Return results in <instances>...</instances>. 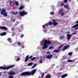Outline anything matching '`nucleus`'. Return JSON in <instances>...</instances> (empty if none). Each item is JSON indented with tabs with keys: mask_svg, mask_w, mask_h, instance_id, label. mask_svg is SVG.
<instances>
[{
	"mask_svg": "<svg viewBox=\"0 0 78 78\" xmlns=\"http://www.w3.org/2000/svg\"><path fill=\"white\" fill-rule=\"evenodd\" d=\"M37 69H35L31 71V72H23L20 74L22 76H29L30 75H33L36 72Z\"/></svg>",
	"mask_w": 78,
	"mask_h": 78,
	"instance_id": "1",
	"label": "nucleus"
},
{
	"mask_svg": "<svg viewBox=\"0 0 78 78\" xmlns=\"http://www.w3.org/2000/svg\"><path fill=\"white\" fill-rule=\"evenodd\" d=\"M14 66H15V65H14L9 66L7 67L0 66V69H3V70H5L6 69V70H8V69H11V68H12V67H13Z\"/></svg>",
	"mask_w": 78,
	"mask_h": 78,
	"instance_id": "2",
	"label": "nucleus"
},
{
	"mask_svg": "<svg viewBox=\"0 0 78 78\" xmlns=\"http://www.w3.org/2000/svg\"><path fill=\"white\" fill-rule=\"evenodd\" d=\"M1 14L3 15L5 17H7V14H8V13L6 12V9H3L1 10Z\"/></svg>",
	"mask_w": 78,
	"mask_h": 78,
	"instance_id": "3",
	"label": "nucleus"
},
{
	"mask_svg": "<svg viewBox=\"0 0 78 78\" xmlns=\"http://www.w3.org/2000/svg\"><path fill=\"white\" fill-rule=\"evenodd\" d=\"M19 13L20 16H24L25 15L27 14V12L24 11L20 12Z\"/></svg>",
	"mask_w": 78,
	"mask_h": 78,
	"instance_id": "4",
	"label": "nucleus"
},
{
	"mask_svg": "<svg viewBox=\"0 0 78 78\" xmlns=\"http://www.w3.org/2000/svg\"><path fill=\"white\" fill-rule=\"evenodd\" d=\"M43 43L44 44V45H50L51 44V41L48 40H44Z\"/></svg>",
	"mask_w": 78,
	"mask_h": 78,
	"instance_id": "5",
	"label": "nucleus"
},
{
	"mask_svg": "<svg viewBox=\"0 0 78 78\" xmlns=\"http://www.w3.org/2000/svg\"><path fill=\"white\" fill-rule=\"evenodd\" d=\"M33 58V56H29V55H27L26 56V59L25 60V62H27L28 61V59H31Z\"/></svg>",
	"mask_w": 78,
	"mask_h": 78,
	"instance_id": "6",
	"label": "nucleus"
},
{
	"mask_svg": "<svg viewBox=\"0 0 78 78\" xmlns=\"http://www.w3.org/2000/svg\"><path fill=\"white\" fill-rule=\"evenodd\" d=\"M66 35L67 36V39L68 41H69L71 38L73 36V35L71 34H67Z\"/></svg>",
	"mask_w": 78,
	"mask_h": 78,
	"instance_id": "7",
	"label": "nucleus"
},
{
	"mask_svg": "<svg viewBox=\"0 0 78 78\" xmlns=\"http://www.w3.org/2000/svg\"><path fill=\"white\" fill-rule=\"evenodd\" d=\"M41 45H44V46H43L42 47V49H43V50H44V49H45V48H48V45H44V43H43V44H41Z\"/></svg>",
	"mask_w": 78,
	"mask_h": 78,
	"instance_id": "8",
	"label": "nucleus"
},
{
	"mask_svg": "<svg viewBox=\"0 0 78 78\" xmlns=\"http://www.w3.org/2000/svg\"><path fill=\"white\" fill-rule=\"evenodd\" d=\"M69 47H70V46L69 45L65 46L62 49V51H65V50H66V49H68V48H69Z\"/></svg>",
	"mask_w": 78,
	"mask_h": 78,
	"instance_id": "9",
	"label": "nucleus"
},
{
	"mask_svg": "<svg viewBox=\"0 0 78 78\" xmlns=\"http://www.w3.org/2000/svg\"><path fill=\"white\" fill-rule=\"evenodd\" d=\"M0 29L6 30L8 29V28L5 26H1L0 27Z\"/></svg>",
	"mask_w": 78,
	"mask_h": 78,
	"instance_id": "10",
	"label": "nucleus"
},
{
	"mask_svg": "<svg viewBox=\"0 0 78 78\" xmlns=\"http://www.w3.org/2000/svg\"><path fill=\"white\" fill-rule=\"evenodd\" d=\"M64 7L65 8H66V9H70V7H69V6L68 5H64Z\"/></svg>",
	"mask_w": 78,
	"mask_h": 78,
	"instance_id": "11",
	"label": "nucleus"
},
{
	"mask_svg": "<svg viewBox=\"0 0 78 78\" xmlns=\"http://www.w3.org/2000/svg\"><path fill=\"white\" fill-rule=\"evenodd\" d=\"M53 56V55H48L46 57V58H47L48 59H51V58H52V57Z\"/></svg>",
	"mask_w": 78,
	"mask_h": 78,
	"instance_id": "12",
	"label": "nucleus"
},
{
	"mask_svg": "<svg viewBox=\"0 0 78 78\" xmlns=\"http://www.w3.org/2000/svg\"><path fill=\"white\" fill-rule=\"evenodd\" d=\"M15 74V73L14 71H12L11 72H9L8 74V75H14Z\"/></svg>",
	"mask_w": 78,
	"mask_h": 78,
	"instance_id": "13",
	"label": "nucleus"
},
{
	"mask_svg": "<svg viewBox=\"0 0 78 78\" xmlns=\"http://www.w3.org/2000/svg\"><path fill=\"white\" fill-rule=\"evenodd\" d=\"M24 8H25V6L24 5H20L19 8V9H20V10H21L22 9H23Z\"/></svg>",
	"mask_w": 78,
	"mask_h": 78,
	"instance_id": "14",
	"label": "nucleus"
},
{
	"mask_svg": "<svg viewBox=\"0 0 78 78\" xmlns=\"http://www.w3.org/2000/svg\"><path fill=\"white\" fill-rule=\"evenodd\" d=\"M67 76H68V74H65L62 76V78H65V77H66Z\"/></svg>",
	"mask_w": 78,
	"mask_h": 78,
	"instance_id": "15",
	"label": "nucleus"
},
{
	"mask_svg": "<svg viewBox=\"0 0 78 78\" xmlns=\"http://www.w3.org/2000/svg\"><path fill=\"white\" fill-rule=\"evenodd\" d=\"M6 35V33L5 32H3L1 34V36H5Z\"/></svg>",
	"mask_w": 78,
	"mask_h": 78,
	"instance_id": "16",
	"label": "nucleus"
},
{
	"mask_svg": "<svg viewBox=\"0 0 78 78\" xmlns=\"http://www.w3.org/2000/svg\"><path fill=\"white\" fill-rule=\"evenodd\" d=\"M12 14H13V15H17V14H18V12L17 11H16V12H12Z\"/></svg>",
	"mask_w": 78,
	"mask_h": 78,
	"instance_id": "17",
	"label": "nucleus"
},
{
	"mask_svg": "<svg viewBox=\"0 0 78 78\" xmlns=\"http://www.w3.org/2000/svg\"><path fill=\"white\" fill-rule=\"evenodd\" d=\"M7 40L10 43H12V40H11V38H9L7 39Z\"/></svg>",
	"mask_w": 78,
	"mask_h": 78,
	"instance_id": "18",
	"label": "nucleus"
},
{
	"mask_svg": "<svg viewBox=\"0 0 78 78\" xmlns=\"http://www.w3.org/2000/svg\"><path fill=\"white\" fill-rule=\"evenodd\" d=\"M78 26V24H77L75 25L72 27H71L72 28H76V27H77Z\"/></svg>",
	"mask_w": 78,
	"mask_h": 78,
	"instance_id": "19",
	"label": "nucleus"
},
{
	"mask_svg": "<svg viewBox=\"0 0 78 78\" xmlns=\"http://www.w3.org/2000/svg\"><path fill=\"white\" fill-rule=\"evenodd\" d=\"M62 9H60L58 12V14H61L62 12Z\"/></svg>",
	"mask_w": 78,
	"mask_h": 78,
	"instance_id": "20",
	"label": "nucleus"
},
{
	"mask_svg": "<svg viewBox=\"0 0 78 78\" xmlns=\"http://www.w3.org/2000/svg\"><path fill=\"white\" fill-rule=\"evenodd\" d=\"M60 51V50L59 49H58L57 50H54V52H55V53H58V52Z\"/></svg>",
	"mask_w": 78,
	"mask_h": 78,
	"instance_id": "21",
	"label": "nucleus"
},
{
	"mask_svg": "<svg viewBox=\"0 0 78 78\" xmlns=\"http://www.w3.org/2000/svg\"><path fill=\"white\" fill-rule=\"evenodd\" d=\"M53 25L54 26H56V25H58V23L56 22H53Z\"/></svg>",
	"mask_w": 78,
	"mask_h": 78,
	"instance_id": "22",
	"label": "nucleus"
},
{
	"mask_svg": "<svg viewBox=\"0 0 78 78\" xmlns=\"http://www.w3.org/2000/svg\"><path fill=\"white\" fill-rule=\"evenodd\" d=\"M15 3H16L17 6L19 5V2L17 1H15Z\"/></svg>",
	"mask_w": 78,
	"mask_h": 78,
	"instance_id": "23",
	"label": "nucleus"
},
{
	"mask_svg": "<svg viewBox=\"0 0 78 78\" xmlns=\"http://www.w3.org/2000/svg\"><path fill=\"white\" fill-rule=\"evenodd\" d=\"M52 24H53V23L51 22L47 23V25H50V26L51 25H52Z\"/></svg>",
	"mask_w": 78,
	"mask_h": 78,
	"instance_id": "24",
	"label": "nucleus"
},
{
	"mask_svg": "<svg viewBox=\"0 0 78 78\" xmlns=\"http://www.w3.org/2000/svg\"><path fill=\"white\" fill-rule=\"evenodd\" d=\"M33 63L32 62L29 63L28 64V65L29 66H32V65H33Z\"/></svg>",
	"mask_w": 78,
	"mask_h": 78,
	"instance_id": "25",
	"label": "nucleus"
},
{
	"mask_svg": "<svg viewBox=\"0 0 78 78\" xmlns=\"http://www.w3.org/2000/svg\"><path fill=\"white\" fill-rule=\"evenodd\" d=\"M65 38V37L64 36H62L60 37V39H64Z\"/></svg>",
	"mask_w": 78,
	"mask_h": 78,
	"instance_id": "26",
	"label": "nucleus"
},
{
	"mask_svg": "<svg viewBox=\"0 0 78 78\" xmlns=\"http://www.w3.org/2000/svg\"><path fill=\"white\" fill-rule=\"evenodd\" d=\"M50 77H51V76L49 75H47L46 76V78H50Z\"/></svg>",
	"mask_w": 78,
	"mask_h": 78,
	"instance_id": "27",
	"label": "nucleus"
},
{
	"mask_svg": "<svg viewBox=\"0 0 78 78\" xmlns=\"http://www.w3.org/2000/svg\"><path fill=\"white\" fill-rule=\"evenodd\" d=\"M67 61L68 62H73V60H68Z\"/></svg>",
	"mask_w": 78,
	"mask_h": 78,
	"instance_id": "28",
	"label": "nucleus"
},
{
	"mask_svg": "<svg viewBox=\"0 0 78 78\" xmlns=\"http://www.w3.org/2000/svg\"><path fill=\"white\" fill-rule=\"evenodd\" d=\"M36 64H35L34 66H33V67H32V69H34V67H35V66H36Z\"/></svg>",
	"mask_w": 78,
	"mask_h": 78,
	"instance_id": "29",
	"label": "nucleus"
},
{
	"mask_svg": "<svg viewBox=\"0 0 78 78\" xmlns=\"http://www.w3.org/2000/svg\"><path fill=\"white\" fill-rule=\"evenodd\" d=\"M35 59H36V58L34 57L33 58L31 59V61H34Z\"/></svg>",
	"mask_w": 78,
	"mask_h": 78,
	"instance_id": "30",
	"label": "nucleus"
},
{
	"mask_svg": "<svg viewBox=\"0 0 78 78\" xmlns=\"http://www.w3.org/2000/svg\"><path fill=\"white\" fill-rule=\"evenodd\" d=\"M8 77L9 78H13V76L12 75H10Z\"/></svg>",
	"mask_w": 78,
	"mask_h": 78,
	"instance_id": "31",
	"label": "nucleus"
},
{
	"mask_svg": "<svg viewBox=\"0 0 78 78\" xmlns=\"http://www.w3.org/2000/svg\"><path fill=\"white\" fill-rule=\"evenodd\" d=\"M68 55H69V56H71L72 55V52H69Z\"/></svg>",
	"mask_w": 78,
	"mask_h": 78,
	"instance_id": "32",
	"label": "nucleus"
},
{
	"mask_svg": "<svg viewBox=\"0 0 78 78\" xmlns=\"http://www.w3.org/2000/svg\"><path fill=\"white\" fill-rule=\"evenodd\" d=\"M65 14V12H63L61 14V15L62 16H64V15Z\"/></svg>",
	"mask_w": 78,
	"mask_h": 78,
	"instance_id": "33",
	"label": "nucleus"
},
{
	"mask_svg": "<svg viewBox=\"0 0 78 78\" xmlns=\"http://www.w3.org/2000/svg\"><path fill=\"white\" fill-rule=\"evenodd\" d=\"M20 60V58H18L16 60V61H19Z\"/></svg>",
	"mask_w": 78,
	"mask_h": 78,
	"instance_id": "34",
	"label": "nucleus"
},
{
	"mask_svg": "<svg viewBox=\"0 0 78 78\" xmlns=\"http://www.w3.org/2000/svg\"><path fill=\"white\" fill-rule=\"evenodd\" d=\"M23 36H24L23 34H21V35H20V37H23Z\"/></svg>",
	"mask_w": 78,
	"mask_h": 78,
	"instance_id": "35",
	"label": "nucleus"
},
{
	"mask_svg": "<svg viewBox=\"0 0 78 78\" xmlns=\"http://www.w3.org/2000/svg\"><path fill=\"white\" fill-rule=\"evenodd\" d=\"M52 48H53V47H52L51 46H50L49 48V50H50V49H51Z\"/></svg>",
	"mask_w": 78,
	"mask_h": 78,
	"instance_id": "36",
	"label": "nucleus"
},
{
	"mask_svg": "<svg viewBox=\"0 0 78 78\" xmlns=\"http://www.w3.org/2000/svg\"><path fill=\"white\" fill-rule=\"evenodd\" d=\"M55 14V12H51L50 13V14L51 15H53V14Z\"/></svg>",
	"mask_w": 78,
	"mask_h": 78,
	"instance_id": "37",
	"label": "nucleus"
},
{
	"mask_svg": "<svg viewBox=\"0 0 78 78\" xmlns=\"http://www.w3.org/2000/svg\"><path fill=\"white\" fill-rule=\"evenodd\" d=\"M64 3H66L67 2V0H64Z\"/></svg>",
	"mask_w": 78,
	"mask_h": 78,
	"instance_id": "38",
	"label": "nucleus"
},
{
	"mask_svg": "<svg viewBox=\"0 0 78 78\" xmlns=\"http://www.w3.org/2000/svg\"><path fill=\"white\" fill-rule=\"evenodd\" d=\"M17 44L18 45H19L20 46V45H21V44H20V42H18Z\"/></svg>",
	"mask_w": 78,
	"mask_h": 78,
	"instance_id": "39",
	"label": "nucleus"
},
{
	"mask_svg": "<svg viewBox=\"0 0 78 78\" xmlns=\"http://www.w3.org/2000/svg\"><path fill=\"white\" fill-rule=\"evenodd\" d=\"M62 47H63L62 45H61V46H59L58 47V48H62Z\"/></svg>",
	"mask_w": 78,
	"mask_h": 78,
	"instance_id": "40",
	"label": "nucleus"
},
{
	"mask_svg": "<svg viewBox=\"0 0 78 78\" xmlns=\"http://www.w3.org/2000/svg\"><path fill=\"white\" fill-rule=\"evenodd\" d=\"M44 74L43 73L41 74V78H43V76H44Z\"/></svg>",
	"mask_w": 78,
	"mask_h": 78,
	"instance_id": "41",
	"label": "nucleus"
},
{
	"mask_svg": "<svg viewBox=\"0 0 78 78\" xmlns=\"http://www.w3.org/2000/svg\"><path fill=\"white\" fill-rule=\"evenodd\" d=\"M43 28H44V29L45 28V25H43Z\"/></svg>",
	"mask_w": 78,
	"mask_h": 78,
	"instance_id": "42",
	"label": "nucleus"
},
{
	"mask_svg": "<svg viewBox=\"0 0 78 78\" xmlns=\"http://www.w3.org/2000/svg\"><path fill=\"white\" fill-rule=\"evenodd\" d=\"M52 21H53V22H56V20H55V19L53 20Z\"/></svg>",
	"mask_w": 78,
	"mask_h": 78,
	"instance_id": "43",
	"label": "nucleus"
},
{
	"mask_svg": "<svg viewBox=\"0 0 78 78\" xmlns=\"http://www.w3.org/2000/svg\"><path fill=\"white\" fill-rule=\"evenodd\" d=\"M11 3H12V1H10V2L9 3V4L10 5H11Z\"/></svg>",
	"mask_w": 78,
	"mask_h": 78,
	"instance_id": "44",
	"label": "nucleus"
},
{
	"mask_svg": "<svg viewBox=\"0 0 78 78\" xmlns=\"http://www.w3.org/2000/svg\"><path fill=\"white\" fill-rule=\"evenodd\" d=\"M77 28H76L75 29V30H77V29H78V26L77 27Z\"/></svg>",
	"mask_w": 78,
	"mask_h": 78,
	"instance_id": "45",
	"label": "nucleus"
},
{
	"mask_svg": "<svg viewBox=\"0 0 78 78\" xmlns=\"http://www.w3.org/2000/svg\"><path fill=\"white\" fill-rule=\"evenodd\" d=\"M14 27H12V31H14Z\"/></svg>",
	"mask_w": 78,
	"mask_h": 78,
	"instance_id": "46",
	"label": "nucleus"
},
{
	"mask_svg": "<svg viewBox=\"0 0 78 78\" xmlns=\"http://www.w3.org/2000/svg\"><path fill=\"white\" fill-rule=\"evenodd\" d=\"M50 52H49V51H48V52H47V54H50Z\"/></svg>",
	"mask_w": 78,
	"mask_h": 78,
	"instance_id": "47",
	"label": "nucleus"
},
{
	"mask_svg": "<svg viewBox=\"0 0 78 78\" xmlns=\"http://www.w3.org/2000/svg\"><path fill=\"white\" fill-rule=\"evenodd\" d=\"M76 34V33H73L72 34H73V35H74V34Z\"/></svg>",
	"mask_w": 78,
	"mask_h": 78,
	"instance_id": "48",
	"label": "nucleus"
},
{
	"mask_svg": "<svg viewBox=\"0 0 78 78\" xmlns=\"http://www.w3.org/2000/svg\"><path fill=\"white\" fill-rule=\"evenodd\" d=\"M24 46H22V48H24Z\"/></svg>",
	"mask_w": 78,
	"mask_h": 78,
	"instance_id": "49",
	"label": "nucleus"
},
{
	"mask_svg": "<svg viewBox=\"0 0 78 78\" xmlns=\"http://www.w3.org/2000/svg\"><path fill=\"white\" fill-rule=\"evenodd\" d=\"M40 63H42V60H41L40 61Z\"/></svg>",
	"mask_w": 78,
	"mask_h": 78,
	"instance_id": "50",
	"label": "nucleus"
},
{
	"mask_svg": "<svg viewBox=\"0 0 78 78\" xmlns=\"http://www.w3.org/2000/svg\"><path fill=\"white\" fill-rule=\"evenodd\" d=\"M15 21H16V20H14L13 21V22H15Z\"/></svg>",
	"mask_w": 78,
	"mask_h": 78,
	"instance_id": "51",
	"label": "nucleus"
},
{
	"mask_svg": "<svg viewBox=\"0 0 78 78\" xmlns=\"http://www.w3.org/2000/svg\"><path fill=\"white\" fill-rule=\"evenodd\" d=\"M63 5H64V4H61V6H63Z\"/></svg>",
	"mask_w": 78,
	"mask_h": 78,
	"instance_id": "52",
	"label": "nucleus"
},
{
	"mask_svg": "<svg viewBox=\"0 0 78 78\" xmlns=\"http://www.w3.org/2000/svg\"><path fill=\"white\" fill-rule=\"evenodd\" d=\"M76 23H78V21L76 22Z\"/></svg>",
	"mask_w": 78,
	"mask_h": 78,
	"instance_id": "53",
	"label": "nucleus"
},
{
	"mask_svg": "<svg viewBox=\"0 0 78 78\" xmlns=\"http://www.w3.org/2000/svg\"><path fill=\"white\" fill-rule=\"evenodd\" d=\"M46 27H48V25H47V24H46Z\"/></svg>",
	"mask_w": 78,
	"mask_h": 78,
	"instance_id": "54",
	"label": "nucleus"
},
{
	"mask_svg": "<svg viewBox=\"0 0 78 78\" xmlns=\"http://www.w3.org/2000/svg\"><path fill=\"white\" fill-rule=\"evenodd\" d=\"M62 68L60 69V70H62Z\"/></svg>",
	"mask_w": 78,
	"mask_h": 78,
	"instance_id": "55",
	"label": "nucleus"
},
{
	"mask_svg": "<svg viewBox=\"0 0 78 78\" xmlns=\"http://www.w3.org/2000/svg\"><path fill=\"white\" fill-rule=\"evenodd\" d=\"M69 33H70L69 32H67V34H69Z\"/></svg>",
	"mask_w": 78,
	"mask_h": 78,
	"instance_id": "56",
	"label": "nucleus"
},
{
	"mask_svg": "<svg viewBox=\"0 0 78 78\" xmlns=\"http://www.w3.org/2000/svg\"><path fill=\"white\" fill-rule=\"evenodd\" d=\"M13 20V18H11V20Z\"/></svg>",
	"mask_w": 78,
	"mask_h": 78,
	"instance_id": "57",
	"label": "nucleus"
},
{
	"mask_svg": "<svg viewBox=\"0 0 78 78\" xmlns=\"http://www.w3.org/2000/svg\"><path fill=\"white\" fill-rule=\"evenodd\" d=\"M11 12V13H12V12Z\"/></svg>",
	"mask_w": 78,
	"mask_h": 78,
	"instance_id": "58",
	"label": "nucleus"
},
{
	"mask_svg": "<svg viewBox=\"0 0 78 78\" xmlns=\"http://www.w3.org/2000/svg\"><path fill=\"white\" fill-rule=\"evenodd\" d=\"M69 1H71V0H68Z\"/></svg>",
	"mask_w": 78,
	"mask_h": 78,
	"instance_id": "59",
	"label": "nucleus"
},
{
	"mask_svg": "<svg viewBox=\"0 0 78 78\" xmlns=\"http://www.w3.org/2000/svg\"><path fill=\"white\" fill-rule=\"evenodd\" d=\"M19 32L20 31V30H19Z\"/></svg>",
	"mask_w": 78,
	"mask_h": 78,
	"instance_id": "60",
	"label": "nucleus"
},
{
	"mask_svg": "<svg viewBox=\"0 0 78 78\" xmlns=\"http://www.w3.org/2000/svg\"><path fill=\"white\" fill-rule=\"evenodd\" d=\"M1 74H0V76H1Z\"/></svg>",
	"mask_w": 78,
	"mask_h": 78,
	"instance_id": "61",
	"label": "nucleus"
},
{
	"mask_svg": "<svg viewBox=\"0 0 78 78\" xmlns=\"http://www.w3.org/2000/svg\"><path fill=\"white\" fill-rule=\"evenodd\" d=\"M0 11H1V9H0Z\"/></svg>",
	"mask_w": 78,
	"mask_h": 78,
	"instance_id": "62",
	"label": "nucleus"
},
{
	"mask_svg": "<svg viewBox=\"0 0 78 78\" xmlns=\"http://www.w3.org/2000/svg\"><path fill=\"white\" fill-rule=\"evenodd\" d=\"M77 49H78V47H77Z\"/></svg>",
	"mask_w": 78,
	"mask_h": 78,
	"instance_id": "63",
	"label": "nucleus"
},
{
	"mask_svg": "<svg viewBox=\"0 0 78 78\" xmlns=\"http://www.w3.org/2000/svg\"><path fill=\"white\" fill-rule=\"evenodd\" d=\"M77 2H78V0H77Z\"/></svg>",
	"mask_w": 78,
	"mask_h": 78,
	"instance_id": "64",
	"label": "nucleus"
}]
</instances>
